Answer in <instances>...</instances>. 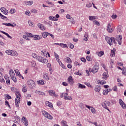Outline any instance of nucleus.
Instances as JSON below:
<instances>
[{
	"instance_id": "1",
	"label": "nucleus",
	"mask_w": 126,
	"mask_h": 126,
	"mask_svg": "<svg viewBox=\"0 0 126 126\" xmlns=\"http://www.w3.org/2000/svg\"><path fill=\"white\" fill-rule=\"evenodd\" d=\"M16 98L15 99V105L16 107L18 108V107H19V104H20V97H21V95H20V93H19V92H16Z\"/></svg>"
},
{
	"instance_id": "2",
	"label": "nucleus",
	"mask_w": 126,
	"mask_h": 126,
	"mask_svg": "<svg viewBox=\"0 0 126 126\" xmlns=\"http://www.w3.org/2000/svg\"><path fill=\"white\" fill-rule=\"evenodd\" d=\"M106 41L107 42L108 44L110 45V46H112L113 45V43L114 44H116V39L114 37H109L108 36L105 37V38Z\"/></svg>"
},
{
	"instance_id": "3",
	"label": "nucleus",
	"mask_w": 126,
	"mask_h": 126,
	"mask_svg": "<svg viewBox=\"0 0 126 126\" xmlns=\"http://www.w3.org/2000/svg\"><path fill=\"white\" fill-rule=\"evenodd\" d=\"M9 74L10 75L11 79L14 81V82H17V79L15 76V73L12 69L9 71Z\"/></svg>"
},
{
	"instance_id": "4",
	"label": "nucleus",
	"mask_w": 126,
	"mask_h": 126,
	"mask_svg": "<svg viewBox=\"0 0 126 126\" xmlns=\"http://www.w3.org/2000/svg\"><path fill=\"white\" fill-rule=\"evenodd\" d=\"M28 85L29 88L32 89V88H34V87H35L36 85L35 84V82L33 80H30L28 81Z\"/></svg>"
},
{
	"instance_id": "5",
	"label": "nucleus",
	"mask_w": 126,
	"mask_h": 126,
	"mask_svg": "<svg viewBox=\"0 0 126 126\" xmlns=\"http://www.w3.org/2000/svg\"><path fill=\"white\" fill-rule=\"evenodd\" d=\"M36 60L40 63H48V60L44 59L42 56H38Z\"/></svg>"
},
{
	"instance_id": "6",
	"label": "nucleus",
	"mask_w": 126,
	"mask_h": 126,
	"mask_svg": "<svg viewBox=\"0 0 126 126\" xmlns=\"http://www.w3.org/2000/svg\"><path fill=\"white\" fill-rule=\"evenodd\" d=\"M110 105H111V102H110L108 101H105L102 104V107H103V108H104L105 109H106V110H107L108 111L110 112V110L109 109V108L107 106H110Z\"/></svg>"
},
{
	"instance_id": "7",
	"label": "nucleus",
	"mask_w": 126,
	"mask_h": 126,
	"mask_svg": "<svg viewBox=\"0 0 126 126\" xmlns=\"http://www.w3.org/2000/svg\"><path fill=\"white\" fill-rule=\"evenodd\" d=\"M119 102L120 106H121L122 109H126V105L125 102L123 101L122 99H119Z\"/></svg>"
},
{
	"instance_id": "8",
	"label": "nucleus",
	"mask_w": 126,
	"mask_h": 126,
	"mask_svg": "<svg viewBox=\"0 0 126 126\" xmlns=\"http://www.w3.org/2000/svg\"><path fill=\"white\" fill-rule=\"evenodd\" d=\"M123 39V37L122 35H118L116 38V40L117 41L119 45H122V40Z\"/></svg>"
},
{
	"instance_id": "9",
	"label": "nucleus",
	"mask_w": 126,
	"mask_h": 126,
	"mask_svg": "<svg viewBox=\"0 0 126 126\" xmlns=\"http://www.w3.org/2000/svg\"><path fill=\"white\" fill-rule=\"evenodd\" d=\"M107 31L109 33H112L113 31H114V29L112 28V26H111V24H108L107 26Z\"/></svg>"
},
{
	"instance_id": "10",
	"label": "nucleus",
	"mask_w": 126,
	"mask_h": 126,
	"mask_svg": "<svg viewBox=\"0 0 126 126\" xmlns=\"http://www.w3.org/2000/svg\"><path fill=\"white\" fill-rule=\"evenodd\" d=\"M22 121L23 123H24L25 126H28V121L27 120V119L25 117H23L22 118Z\"/></svg>"
},
{
	"instance_id": "11",
	"label": "nucleus",
	"mask_w": 126,
	"mask_h": 126,
	"mask_svg": "<svg viewBox=\"0 0 126 126\" xmlns=\"http://www.w3.org/2000/svg\"><path fill=\"white\" fill-rule=\"evenodd\" d=\"M2 25H5V26H11V27H15L16 26V24L13 25L12 24L10 23H2Z\"/></svg>"
},
{
	"instance_id": "12",
	"label": "nucleus",
	"mask_w": 126,
	"mask_h": 126,
	"mask_svg": "<svg viewBox=\"0 0 126 126\" xmlns=\"http://www.w3.org/2000/svg\"><path fill=\"white\" fill-rule=\"evenodd\" d=\"M100 90H101V87L99 86H96L94 88V91L95 92H100Z\"/></svg>"
},
{
	"instance_id": "13",
	"label": "nucleus",
	"mask_w": 126,
	"mask_h": 126,
	"mask_svg": "<svg viewBox=\"0 0 126 126\" xmlns=\"http://www.w3.org/2000/svg\"><path fill=\"white\" fill-rule=\"evenodd\" d=\"M102 78L105 79V80H107V79H108V73L104 72L103 74Z\"/></svg>"
},
{
	"instance_id": "14",
	"label": "nucleus",
	"mask_w": 126,
	"mask_h": 126,
	"mask_svg": "<svg viewBox=\"0 0 126 126\" xmlns=\"http://www.w3.org/2000/svg\"><path fill=\"white\" fill-rule=\"evenodd\" d=\"M46 106H48L50 108H51L52 109H53V104L52 103H51L49 101H46Z\"/></svg>"
},
{
	"instance_id": "15",
	"label": "nucleus",
	"mask_w": 126,
	"mask_h": 126,
	"mask_svg": "<svg viewBox=\"0 0 126 126\" xmlns=\"http://www.w3.org/2000/svg\"><path fill=\"white\" fill-rule=\"evenodd\" d=\"M54 54L56 60L57 61V62H60V56H59V55H58V54H57L56 52H54Z\"/></svg>"
},
{
	"instance_id": "16",
	"label": "nucleus",
	"mask_w": 126,
	"mask_h": 126,
	"mask_svg": "<svg viewBox=\"0 0 126 126\" xmlns=\"http://www.w3.org/2000/svg\"><path fill=\"white\" fill-rule=\"evenodd\" d=\"M98 69H99V67H94V66L93 68V73H96V72H97Z\"/></svg>"
},
{
	"instance_id": "17",
	"label": "nucleus",
	"mask_w": 126,
	"mask_h": 126,
	"mask_svg": "<svg viewBox=\"0 0 126 126\" xmlns=\"http://www.w3.org/2000/svg\"><path fill=\"white\" fill-rule=\"evenodd\" d=\"M68 81L71 84H73V80L72 79V77L71 76H69L68 78Z\"/></svg>"
},
{
	"instance_id": "18",
	"label": "nucleus",
	"mask_w": 126,
	"mask_h": 126,
	"mask_svg": "<svg viewBox=\"0 0 126 126\" xmlns=\"http://www.w3.org/2000/svg\"><path fill=\"white\" fill-rule=\"evenodd\" d=\"M38 27L41 29V30H45V29H46V28L41 24H38Z\"/></svg>"
},
{
	"instance_id": "19",
	"label": "nucleus",
	"mask_w": 126,
	"mask_h": 126,
	"mask_svg": "<svg viewBox=\"0 0 126 126\" xmlns=\"http://www.w3.org/2000/svg\"><path fill=\"white\" fill-rule=\"evenodd\" d=\"M15 72L16 74V75H20V77H22V79H24V78L23 77V76H21V75H20V72H19V70H18V69L15 70Z\"/></svg>"
},
{
	"instance_id": "20",
	"label": "nucleus",
	"mask_w": 126,
	"mask_h": 126,
	"mask_svg": "<svg viewBox=\"0 0 126 126\" xmlns=\"http://www.w3.org/2000/svg\"><path fill=\"white\" fill-rule=\"evenodd\" d=\"M49 94L51 96H55V97H57L56 94V93L54 92V91H49Z\"/></svg>"
},
{
	"instance_id": "21",
	"label": "nucleus",
	"mask_w": 126,
	"mask_h": 126,
	"mask_svg": "<svg viewBox=\"0 0 126 126\" xmlns=\"http://www.w3.org/2000/svg\"><path fill=\"white\" fill-rule=\"evenodd\" d=\"M41 113L42 114V115H43L44 117H45V118H46V117L48 116V112H47L46 111L42 110L41 111Z\"/></svg>"
},
{
	"instance_id": "22",
	"label": "nucleus",
	"mask_w": 126,
	"mask_h": 126,
	"mask_svg": "<svg viewBox=\"0 0 126 126\" xmlns=\"http://www.w3.org/2000/svg\"><path fill=\"white\" fill-rule=\"evenodd\" d=\"M1 33H2L4 35H6L8 37V38H9V39H12V37H11L8 33L3 32V31H0Z\"/></svg>"
},
{
	"instance_id": "23",
	"label": "nucleus",
	"mask_w": 126,
	"mask_h": 126,
	"mask_svg": "<svg viewBox=\"0 0 126 126\" xmlns=\"http://www.w3.org/2000/svg\"><path fill=\"white\" fill-rule=\"evenodd\" d=\"M78 86L79 88H81V89H83L86 88V87L85 85H83L80 83L78 84Z\"/></svg>"
},
{
	"instance_id": "24",
	"label": "nucleus",
	"mask_w": 126,
	"mask_h": 126,
	"mask_svg": "<svg viewBox=\"0 0 126 126\" xmlns=\"http://www.w3.org/2000/svg\"><path fill=\"white\" fill-rule=\"evenodd\" d=\"M44 82H45V81H44L42 80L37 81V84H40V85H44V84H45Z\"/></svg>"
},
{
	"instance_id": "25",
	"label": "nucleus",
	"mask_w": 126,
	"mask_h": 126,
	"mask_svg": "<svg viewBox=\"0 0 126 126\" xmlns=\"http://www.w3.org/2000/svg\"><path fill=\"white\" fill-rule=\"evenodd\" d=\"M35 93L36 94H38L39 95H45V93H44V92H40L39 91H35Z\"/></svg>"
},
{
	"instance_id": "26",
	"label": "nucleus",
	"mask_w": 126,
	"mask_h": 126,
	"mask_svg": "<svg viewBox=\"0 0 126 126\" xmlns=\"http://www.w3.org/2000/svg\"><path fill=\"white\" fill-rule=\"evenodd\" d=\"M48 32H43L42 33V36L43 38H47V36H48Z\"/></svg>"
},
{
	"instance_id": "27",
	"label": "nucleus",
	"mask_w": 126,
	"mask_h": 126,
	"mask_svg": "<svg viewBox=\"0 0 126 126\" xmlns=\"http://www.w3.org/2000/svg\"><path fill=\"white\" fill-rule=\"evenodd\" d=\"M97 55H98V57H102L104 55L103 51L97 52H96Z\"/></svg>"
},
{
	"instance_id": "28",
	"label": "nucleus",
	"mask_w": 126,
	"mask_h": 126,
	"mask_svg": "<svg viewBox=\"0 0 126 126\" xmlns=\"http://www.w3.org/2000/svg\"><path fill=\"white\" fill-rule=\"evenodd\" d=\"M34 40H41V39H42V37L40 36L39 35H35L34 37H33Z\"/></svg>"
},
{
	"instance_id": "29",
	"label": "nucleus",
	"mask_w": 126,
	"mask_h": 126,
	"mask_svg": "<svg viewBox=\"0 0 126 126\" xmlns=\"http://www.w3.org/2000/svg\"><path fill=\"white\" fill-rule=\"evenodd\" d=\"M64 99L65 100H72V98H71V96H67L66 95H65L64 96Z\"/></svg>"
},
{
	"instance_id": "30",
	"label": "nucleus",
	"mask_w": 126,
	"mask_h": 126,
	"mask_svg": "<svg viewBox=\"0 0 126 126\" xmlns=\"http://www.w3.org/2000/svg\"><path fill=\"white\" fill-rule=\"evenodd\" d=\"M60 46L62 48H68L67 45L63 43H60Z\"/></svg>"
},
{
	"instance_id": "31",
	"label": "nucleus",
	"mask_w": 126,
	"mask_h": 126,
	"mask_svg": "<svg viewBox=\"0 0 126 126\" xmlns=\"http://www.w3.org/2000/svg\"><path fill=\"white\" fill-rule=\"evenodd\" d=\"M88 36V34H87L86 32H85V35H84V40H85V41H88V38H87Z\"/></svg>"
},
{
	"instance_id": "32",
	"label": "nucleus",
	"mask_w": 126,
	"mask_h": 126,
	"mask_svg": "<svg viewBox=\"0 0 126 126\" xmlns=\"http://www.w3.org/2000/svg\"><path fill=\"white\" fill-rule=\"evenodd\" d=\"M108 93H109V90H104L103 92V95H108Z\"/></svg>"
},
{
	"instance_id": "33",
	"label": "nucleus",
	"mask_w": 126,
	"mask_h": 126,
	"mask_svg": "<svg viewBox=\"0 0 126 126\" xmlns=\"http://www.w3.org/2000/svg\"><path fill=\"white\" fill-rule=\"evenodd\" d=\"M12 50H8L6 51V54H7V55H9L10 56H11Z\"/></svg>"
},
{
	"instance_id": "34",
	"label": "nucleus",
	"mask_w": 126,
	"mask_h": 126,
	"mask_svg": "<svg viewBox=\"0 0 126 126\" xmlns=\"http://www.w3.org/2000/svg\"><path fill=\"white\" fill-rule=\"evenodd\" d=\"M36 65V62L34 61L31 62V66H33V67H35V66Z\"/></svg>"
},
{
	"instance_id": "35",
	"label": "nucleus",
	"mask_w": 126,
	"mask_h": 126,
	"mask_svg": "<svg viewBox=\"0 0 126 126\" xmlns=\"http://www.w3.org/2000/svg\"><path fill=\"white\" fill-rule=\"evenodd\" d=\"M46 118L48 119V120H53V116L51 115L50 114H48L47 115V116H46Z\"/></svg>"
},
{
	"instance_id": "36",
	"label": "nucleus",
	"mask_w": 126,
	"mask_h": 126,
	"mask_svg": "<svg viewBox=\"0 0 126 126\" xmlns=\"http://www.w3.org/2000/svg\"><path fill=\"white\" fill-rule=\"evenodd\" d=\"M33 0L32 1H27V4L28 5H32V4H33Z\"/></svg>"
},
{
	"instance_id": "37",
	"label": "nucleus",
	"mask_w": 126,
	"mask_h": 126,
	"mask_svg": "<svg viewBox=\"0 0 126 126\" xmlns=\"http://www.w3.org/2000/svg\"><path fill=\"white\" fill-rule=\"evenodd\" d=\"M47 67H48V68H50L49 69L50 71H52V65H51V63H48L47 64Z\"/></svg>"
},
{
	"instance_id": "38",
	"label": "nucleus",
	"mask_w": 126,
	"mask_h": 126,
	"mask_svg": "<svg viewBox=\"0 0 126 126\" xmlns=\"http://www.w3.org/2000/svg\"><path fill=\"white\" fill-rule=\"evenodd\" d=\"M122 26H119L117 28V31L118 32H119V33H121L122 32Z\"/></svg>"
},
{
	"instance_id": "39",
	"label": "nucleus",
	"mask_w": 126,
	"mask_h": 126,
	"mask_svg": "<svg viewBox=\"0 0 126 126\" xmlns=\"http://www.w3.org/2000/svg\"><path fill=\"white\" fill-rule=\"evenodd\" d=\"M58 63H59L60 65H61L63 68H64V65L63 64V63H62L60 60H59V62H58Z\"/></svg>"
},
{
	"instance_id": "40",
	"label": "nucleus",
	"mask_w": 126,
	"mask_h": 126,
	"mask_svg": "<svg viewBox=\"0 0 126 126\" xmlns=\"http://www.w3.org/2000/svg\"><path fill=\"white\" fill-rule=\"evenodd\" d=\"M25 97L26 98H28V99H30V98H31V94H25Z\"/></svg>"
},
{
	"instance_id": "41",
	"label": "nucleus",
	"mask_w": 126,
	"mask_h": 126,
	"mask_svg": "<svg viewBox=\"0 0 126 126\" xmlns=\"http://www.w3.org/2000/svg\"><path fill=\"white\" fill-rule=\"evenodd\" d=\"M98 84H102V85L104 84H106V81H98Z\"/></svg>"
},
{
	"instance_id": "42",
	"label": "nucleus",
	"mask_w": 126,
	"mask_h": 126,
	"mask_svg": "<svg viewBox=\"0 0 126 126\" xmlns=\"http://www.w3.org/2000/svg\"><path fill=\"white\" fill-rule=\"evenodd\" d=\"M71 59L69 57H66V63H72Z\"/></svg>"
},
{
	"instance_id": "43",
	"label": "nucleus",
	"mask_w": 126,
	"mask_h": 126,
	"mask_svg": "<svg viewBox=\"0 0 126 126\" xmlns=\"http://www.w3.org/2000/svg\"><path fill=\"white\" fill-rule=\"evenodd\" d=\"M1 11H2L4 13V14H5V12L6 11V9H5V8L4 7H2L1 8Z\"/></svg>"
},
{
	"instance_id": "44",
	"label": "nucleus",
	"mask_w": 126,
	"mask_h": 126,
	"mask_svg": "<svg viewBox=\"0 0 126 126\" xmlns=\"http://www.w3.org/2000/svg\"><path fill=\"white\" fill-rule=\"evenodd\" d=\"M114 56H115V51L113 50H111L110 56L114 57Z\"/></svg>"
},
{
	"instance_id": "45",
	"label": "nucleus",
	"mask_w": 126,
	"mask_h": 126,
	"mask_svg": "<svg viewBox=\"0 0 126 126\" xmlns=\"http://www.w3.org/2000/svg\"><path fill=\"white\" fill-rule=\"evenodd\" d=\"M11 56H17V52L12 51V53L11 54Z\"/></svg>"
},
{
	"instance_id": "46",
	"label": "nucleus",
	"mask_w": 126,
	"mask_h": 126,
	"mask_svg": "<svg viewBox=\"0 0 126 126\" xmlns=\"http://www.w3.org/2000/svg\"><path fill=\"white\" fill-rule=\"evenodd\" d=\"M91 111L93 114H95L96 110L93 108V107H91Z\"/></svg>"
},
{
	"instance_id": "47",
	"label": "nucleus",
	"mask_w": 126,
	"mask_h": 126,
	"mask_svg": "<svg viewBox=\"0 0 126 126\" xmlns=\"http://www.w3.org/2000/svg\"><path fill=\"white\" fill-rule=\"evenodd\" d=\"M32 57H33L34 58V59H35L36 60H37V58H38V55H37L35 53H33L32 54Z\"/></svg>"
},
{
	"instance_id": "48",
	"label": "nucleus",
	"mask_w": 126,
	"mask_h": 126,
	"mask_svg": "<svg viewBox=\"0 0 126 126\" xmlns=\"http://www.w3.org/2000/svg\"><path fill=\"white\" fill-rule=\"evenodd\" d=\"M22 90L23 92H27V89L24 86H23V88H22Z\"/></svg>"
},
{
	"instance_id": "49",
	"label": "nucleus",
	"mask_w": 126,
	"mask_h": 126,
	"mask_svg": "<svg viewBox=\"0 0 126 126\" xmlns=\"http://www.w3.org/2000/svg\"><path fill=\"white\" fill-rule=\"evenodd\" d=\"M10 13H11V14H13V13H15V9H11L10 10Z\"/></svg>"
},
{
	"instance_id": "50",
	"label": "nucleus",
	"mask_w": 126,
	"mask_h": 126,
	"mask_svg": "<svg viewBox=\"0 0 126 126\" xmlns=\"http://www.w3.org/2000/svg\"><path fill=\"white\" fill-rule=\"evenodd\" d=\"M89 20H91V21H93L94 20V19H95V16H90L89 17Z\"/></svg>"
},
{
	"instance_id": "51",
	"label": "nucleus",
	"mask_w": 126,
	"mask_h": 126,
	"mask_svg": "<svg viewBox=\"0 0 126 126\" xmlns=\"http://www.w3.org/2000/svg\"><path fill=\"white\" fill-rule=\"evenodd\" d=\"M74 74H76V75L81 76L82 75V73H79V71H76L74 73Z\"/></svg>"
},
{
	"instance_id": "52",
	"label": "nucleus",
	"mask_w": 126,
	"mask_h": 126,
	"mask_svg": "<svg viewBox=\"0 0 126 126\" xmlns=\"http://www.w3.org/2000/svg\"><path fill=\"white\" fill-rule=\"evenodd\" d=\"M94 24H95V25H96L97 26H99L100 25V23H99V22L96 20L94 22Z\"/></svg>"
},
{
	"instance_id": "53",
	"label": "nucleus",
	"mask_w": 126,
	"mask_h": 126,
	"mask_svg": "<svg viewBox=\"0 0 126 126\" xmlns=\"http://www.w3.org/2000/svg\"><path fill=\"white\" fill-rule=\"evenodd\" d=\"M85 84L88 87H92L90 83L85 82Z\"/></svg>"
},
{
	"instance_id": "54",
	"label": "nucleus",
	"mask_w": 126,
	"mask_h": 126,
	"mask_svg": "<svg viewBox=\"0 0 126 126\" xmlns=\"http://www.w3.org/2000/svg\"><path fill=\"white\" fill-rule=\"evenodd\" d=\"M23 37L24 39H26V40H30L29 37L28 36V35H23Z\"/></svg>"
},
{
	"instance_id": "55",
	"label": "nucleus",
	"mask_w": 126,
	"mask_h": 126,
	"mask_svg": "<svg viewBox=\"0 0 126 126\" xmlns=\"http://www.w3.org/2000/svg\"><path fill=\"white\" fill-rule=\"evenodd\" d=\"M6 82L7 84H8L9 85L10 84V80H9V78H7V79L6 80Z\"/></svg>"
},
{
	"instance_id": "56",
	"label": "nucleus",
	"mask_w": 126,
	"mask_h": 126,
	"mask_svg": "<svg viewBox=\"0 0 126 126\" xmlns=\"http://www.w3.org/2000/svg\"><path fill=\"white\" fill-rule=\"evenodd\" d=\"M62 124H63V126H65L66 125V124H67V123L66 122V121H62Z\"/></svg>"
},
{
	"instance_id": "57",
	"label": "nucleus",
	"mask_w": 126,
	"mask_h": 126,
	"mask_svg": "<svg viewBox=\"0 0 126 126\" xmlns=\"http://www.w3.org/2000/svg\"><path fill=\"white\" fill-rule=\"evenodd\" d=\"M66 17L67 19H71V18H72L69 14H67Z\"/></svg>"
},
{
	"instance_id": "58",
	"label": "nucleus",
	"mask_w": 126,
	"mask_h": 126,
	"mask_svg": "<svg viewBox=\"0 0 126 126\" xmlns=\"http://www.w3.org/2000/svg\"><path fill=\"white\" fill-rule=\"evenodd\" d=\"M117 89H118V87H117V86H114V87L113 88V91H115L116 92H117Z\"/></svg>"
},
{
	"instance_id": "59",
	"label": "nucleus",
	"mask_w": 126,
	"mask_h": 126,
	"mask_svg": "<svg viewBox=\"0 0 126 126\" xmlns=\"http://www.w3.org/2000/svg\"><path fill=\"white\" fill-rule=\"evenodd\" d=\"M74 64H75L76 65H79V66H80L81 65V64L79 63L78 62L76 61L74 62Z\"/></svg>"
},
{
	"instance_id": "60",
	"label": "nucleus",
	"mask_w": 126,
	"mask_h": 126,
	"mask_svg": "<svg viewBox=\"0 0 126 126\" xmlns=\"http://www.w3.org/2000/svg\"><path fill=\"white\" fill-rule=\"evenodd\" d=\"M28 23L30 26H33V22H32V21H29Z\"/></svg>"
},
{
	"instance_id": "61",
	"label": "nucleus",
	"mask_w": 126,
	"mask_h": 126,
	"mask_svg": "<svg viewBox=\"0 0 126 126\" xmlns=\"http://www.w3.org/2000/svg\"><path fill=\"white\" fill-rule=\"evenodd\" d=\"M25 14H26V15H28V16H30V14H31V13L29 12V11H26Z\"/></svg>"
},
{
	"instance_id": "62",
	"label": "nucleus",
	"mask_w": 126,
	"mask_h": 126,
	"mask_svg": "<svg viewBox=\"0 0 126 126\" xmlns=\"http://www.w3.org/2000/svg\"><path fill=\"white\" fill-rule=\"evenodd\" d=\"M81 62H83V63H86V59H85L84 58H82L81 59Z\"/></svg>"
},
{
	"instance_id": "63",
	"label": "nucleus",
	"mask_w": 126,
	"mask_h": 126,
	"mask_svg": "<svg viewBox=\"0 0 126 126\" xmlns=\"http://www.w3.org/2000/svg\"><path fill=\"white\" fill-rule=\"evenodd\" d=\"M86 6L87 7H91V6H92V4L89 3L88 4H86Z\"/></svg>"
},
{
	"instance_id": "64",
	"label": "nucleus",
	"mask_w": 126,
	"mask_h": 126,
	"mask_svg": "<svg viewBox=\"0 0 126 126\" xmlns=\"http://www.w3.org/2000/svg\"><path fill=\"white\" fill-rule=\"evenodd\" d=\"M62 102H61L60 101H58L57 102V105L58 106H61V105H62Z\"/></svg>"
}]
</instances>
